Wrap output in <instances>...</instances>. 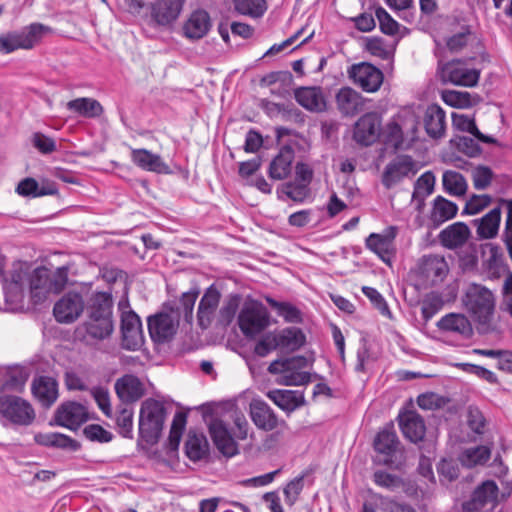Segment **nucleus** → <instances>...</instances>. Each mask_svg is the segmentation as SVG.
<instances>
[{"label":"nucleus","instance_id":"obj_1","mask_svg":"<svg viewBox=\"0 0 512 512\" xmlns=\"http://www.w3.org/2000/svg\"><path fill=\"white\" fill-rule=\"evenodd\" d=\"M419 119L411 109L394 115L381 131L383 142L395 150H407L417 139Z\"/></svg>","mask_w":512,"mask_h":512},{"label":"nucleus","instance_id":"obj_2","mask_svg":"<svg viewBox=\"0 0 512 512\" xmlns=\"http://www.w3.org/2000/svg\"><path fill=\"white\" fill-rule=\"evenodd\" d=\"M54 33L48 25L34 22L19 31H11L0 35V53L10 54L16 50H30L38 45L42 39Z\"/></svg>","mask_w":512,"mask_h":512},{"label":"nucleus","instance_id":"obj_3","mask_svg":"<svg viewBox=\"0 0 512 512\" xmlns=\"http://www.w3.org/2000/svg\"><path fill=\"white\" fill-rule=\"evenodd\" d=\"M462 303L475 322L487 324L491 321L495 310V297L485 286L476 283L468 285Z\"/></svg>","mask_w":512,"mask_h":512},{"label":"nucleus","instance_id":"obj_4","mask_svg":"<svg viewBox=\"0 0 512 512\" xmlns=\"http://www.w3.org/2000/svg\"><path fill=\"white\" fill-rule=\"evenodd\" d=\"M166 418L164 405L155 399H146L140 408L139 434L146 442H155L159 438Z\"/></svg>","mask_w":512,"mask_h":512},{"label":"nucleus","instance_id":"obj_5","mask_svg":"<svg viewBox=\"0 0 512 512\" xmlns=\"http://www.w3.org/2000/svg\"><path fill=\"white\" fill-rule=\"evenodd\" d=\"M437 74L443 84L462 87H473L480 78V71L461 59L439 61Z\"/></svg>","mask_w":512,"mask_h":512},{"label":"nucleus","instance_id":"obj_6","mask_svg":"<svg viewBox=\"0 0 512 512\" xmlns=\"http://www.w3.org/2000/svg\"><path fill=\"white\" fill-rule=\"evenodd\" d=\"M121 310V333L123 348L131 351L139 349L143 342V330L140 317L130 309L127 300L119 302Z\"/></svg>","mask_w":512,"mask_h":512},{"label":"nucleus","instance_id":"obj_7","mask_svg":"<svg viewBox=\"0 0 512 512\" xmlns=\"http://www.w3.org/2000/svg\"><path fill=\"white\" fill-rule=\"evenodd\" d=\"M397 232L398 229L396 226H389L381 233H371L365 239V246L368 250L377 255L382 262L391 266L397 252L395 244Z\"/></svg>","mask_w":512,"mask_h":512},{"label":"nucleus","instance_id":"obj_8","mask_svg":"<svg viewBox=\"0 0 512 512\" xmlns=\"http://www.w3.org/2000/svg\"><path fill=\"white\" fill-rule=\"evenodd\" d=\"M238 325L246 337H253L269 325V314L260 303L246 304L238 315Z\"/></svg>","mask_w":512,"mask_h":512},{"label":"nucleus","instance_id":"obj_9","mask_svg":"<svg viewBox=\"0 0 512 512\" xmlns=\"http://www.w3.org/2000/svg\"><path fill=\"white\" fill-rule=\"evenodd\" d=\"M304 361L302 357H292L284 360H275L270 363L268 371L279 374L278 382L286 386H300L310 382L308 372L298 371L296 368Z\"/></svg>","mask_w":512,"mask_h":512},{"label":"nucleus","instance_id":"obj_10","mask_svg":"<svg viewBox=\"0 0 512 512\" xmlns=\"http://www.w3.org/2000/svg\"><path fill=\"white\" fill-rule=\"evenodd\" d=\"M382 118L377 112L363 114L354 124L353 139L361 145L370 146L380 137Z\"/></svg>","mask_w":512,"mask_h":512},{"label":"nucleus","instance_id":"obj_11","mask_svg":"<svg viewBox=\"0 0 512 512\" xmlns=\"http://www.w3.org/2000/svg\"><path fill=\"white\" fill-rule=\"evenodd\" d=\"M114 330V321L87 318L77 327L76 336L86 345L95 346L100 342L108 340Z\"/></svg>","mask_w":512,"mask_h":512},{"label":"nucleus","instance_id":"obj_12","mask_svg":"<svg viewBox=\"0 0 512 512\" xmlns=\"http://www.w3.org/2000/svg\"><path fill=\"white\" fill-rule=\"evenodd\" d=\"M417 171L418 168L411 156H397L386 165L382 174V184L386 189H391L404 178L414 176Z\"/></svg>","mask_w":512,"mask_h":512},{"label":"nucleus","instance_id":"obj_13","mask_svg":"<svg viewBox=\"0 0 512 512\" xmlns=\"http://www.w3.org/2000/svg\"><path fill=\"white\" fill-rule=\"evenodd\" d=\"M1 414L14 424L29 425L35 414L31 405L16 396H7L0 400Z\"/></svg>","mask_w":512,"mask_h":512},{"label":"nucleus","instance_id":"obj_14","mask_svg":"<svg viewBox=\"0 0 512 512\" xmlns=\"http://www.w3.org/2000/svg\"><path fill=\"white\" fill-rule=\"evenodd\" d=\"M85 308V302L80 293L68 292L54 305L53 314L59 323H72L77 320Z\"/></svg>","mask_w":512,"mask_h":512},{"label":"nucleus","instance_id":"obj_15","mask_svg":"<svg viewBox=\"0 0 512 512\" xmlns=\"http://www.w3.org/2000/svg\"><path fill=\"white\" fill-rule=\"evenodd\" d=\"M54 419L57 425L70 430H76L88 421L89 412L85 405L75 401H68L57 408Z\"/></svg>","mask_w":512,"mask_h":512},{"label":"nucleus","instance_id":"obj_16","mask_svg":"<svg viewBox=\"0 0 512 512\" xmlns=\"http://www.w3.org/2000/svg\"><path fill=\"white\" fill-rule=\"evenodd\" d=\"M349 76L353 82L366 92H376L383 83L381 70L369 63H359L351 67Z\"/></svg>","mask_w":512,"mask_h":512},{"label":"nucleus","instance_id":"obj_17","mask_svg":"<svg viewBox=\"0 0 512 512\" xmlns=\"http://www.w3.org/2000/svg\"><path fill=\"white\" fill-rule=\"evenodd\" d=\"M208 429L219 452L226 457H233L238 453V444L221 419L212 416L208 422Z\"/></svg>","mask_w":512,"mask_h":512},{"label":"nucleus","instance_id":"obj_18","mask_svg":"<svg viewBox=\"0 0 512 512\" xmlns=\"http://www.w3.org/2000/svg\"><path fill=\"white\" fill-rule=\"evenodd\" d=\"M482 256V269L489 279H498L507 273L508 266L499 246L493 243L483 245Z\"/></svg>","mask_w":512,"mask_h":512},{"label":"nucleus","instance_id":"obj_19","mask_svg":"<svg viewBox=\"0 0 512 512\" xmlns=\"http://www.w3.org/2000/svg\"><path fill=\"white\" fill-rule=\"evenodd\" d=\"M499 488L495 481L486 480L478 485L473 491L471 498L462 505L466 512H475L490 504L496 505Z\"/></svg>","mask_w":512,"mask_h":512},{"label":"nucleus","instance_id":"obj_20","mask_svg":"<svg viewBox=\"0 0 512 512\" xmlns=\"http://www.w3.org/2000/svg\"><path fill=\"white\" fill-rule=\"evenodd\" d=\"M184 1L156 0L151 6V20L156 26H170L179 17Z\"/></svg>","mask_w":512,"mask_h":512},{"label":"nucleus","instance_id":"obj_21","mask_svg":"<svg viewBox=\"0 0 512 512\" xmlns=\"http://www.w3.org/2000/svg\"><path fill=\"white\" fill-rule=\"evenodd\" d=\"M447 273L448 265L442 256L426 255L419 263V274L431 285L443 281Z\"/></svg>","mask_w":512,"mask_h":512},{"label":"nucleus","instance_id":"obj_22","mask_svg":"<svg viewBox=\"0 0 512 512\" xmlns=\"http://www.w3.org/2000/svg\"><path fill=\"white\" fill-rule=\"evenodd\" d=\"M148 331L154 342L163 343L176 332V324L171 315L158 313L148 318Z\"/></svg>","mask_w":512,"mask_h":512},{"label":"nucleus","instance_id":"obj_23","mask_svg":"<svg viewBox=\"0 0 512 512\" xmlns=\"http://www.w3.org/2000/svg\"><path fill=\"white\" fill-rule=\"evenodd\" d=\"M220 293L214 285L208 287L198 306L197 321L202 329H206L212 323L216 309L220 301Z\"/></svg>","mask_w":512,"mask_h":512},{"label":"nucleus","instance_id":"obj_24","mask_svg":"<svg viewBox=\"0 0 512 512\" xmlns=\"http://www.w3.org/2000/svg\"><path fill=\"white\" fill-rule=\"evenodd\" d=\"M132 162L144 171L154 172L158 174H168L169 166L163 161L159 154H155L147 149H132Z\"/></svg>","mask_w":512,"mask_h":512},{"label":"nucleus","instance_id":"obj_25","mask_svg":"<svg viewBox=\"0 0 512 512\" xmlns=\"http://www.w3.org/2000/svg\"><path fill=\"white\" fill-rule=\"evenodd\" d=\"M336 104L344 116H354L365 109V99L350 87L341 88L336 94Z\"/></svg>","mask_w":512,"mask_h":512},{"label":"nucleus","instance_id":"obj_26","mask_svg":"<svg viewBox=\"0 0 512 512\" xmlns=\"http://www.w3.org/2000/svg\"><path fill=\"white\" fill-rule=\"evenodd\" d=\"M399 426L405 438L413 443L424 439L426 426L423 418L414 411H406L399 415Z\"/></svg>","mask_w":512,"mask_h":512},{"label":"nucleus","instance_id":"obj_27","mask_svg":"<svg viewBox=\"0 0 512 512\" xmlns=\"http://www.w3.org/2000/svg\"><path fill=\"white\" fill-rule=\"evenodd\" d=\"M87 318L114 321L113 299L110 293L97 292L92 295L87 305Z\"/></svg>","mask_w":512,"mask_h":512},{"label":"nucleus","instance_id":"obj_28","mask_svg":"<svg viewBox=\"0 0 512 512\" xmlns=\"http://www.w3.org/2000/svg\"><path fill=\"white\" fill-rule=\"evenodd\" d=\"M471 231L464 222H455L439 233L441 245L448 249H457L466 244L470 238Z\"/></svg>","mask_w":512,"mask_h":512},{"label":"nucleus","instance_id":"obj_29","mask_svg":"<svg viewBox=\"0 0 512 512\" xmlns=\"http://www.w3.org/2000/svg\"><path fill=\"white\" fill-rule=\"evenodd\" d=\"M250 416L253 423L261 430L271 431L278 426V418L271 407L260 399L250 403Z\"/></svg>","mask_w":512,"mask_h":512},{"label":"nucleus","instance_id":"obj_30","mask_svg":"<svg viewBox=\"0 0 512 512\" xmlns=\"http://www.w3.org/2000/svg\"><path fill=\"white\" fill-rule=\"evenodd\" d=\"M211 26V18L208 12L196 10L184 24V35L190 40H199L208 34Z\"/></svg>","mask_w":512,"mask_h":512},{"label":"nucleus","instance_id":"obj_31","mask_svg":"<svg viewBox=\"0 0 512 512\" xmlns=\"http://www.w3.org/2000/svg\"><path fill=\"white\" fill-rule=\"evenodd\" d=\"M29 284L34 304H40L52 293L50 270L45 267L36 268L30 276Z\"/></svg>","mask_w":512,"mask_h":512},{"label":"nucleus","instance_id":"obj_32","mask_svg":"<svg viewBox=\"0 0 512 512\" xmlns=\"http://www.w3.org/2000/svg\"><path fill=\"white\" fill-rule=\"evenodd\" d=\"M115 391L119 399L126 403L135 402L144 394L142 382L131 374L124 375L116 381Z\"/></svg>","mask_w":512,"mask_h":512},{"label":"nucleus","instance_id":"obj_33","mask_svg":"<svg viewBox=\"0 0 512 512\" xmlns=\"http://www.w3.org/2000/svg\"><path fill=\"white\" fill-rule=\"evenodd\" d=\"M426 133L433 139L442 138L446 131L445 111L437 104L427 107L424 115Z\"/></svg>","mask_w":512,"mask_h":512},{"label":"nucleus","instance_id":"obj_34","mask_svg":"<svg viewBox=\"0 0 512 512\" xmlns=\"http://www.w3.org/2000/svg\"><path fill=\"white\" fill-rule=\"evenodd\" d=\"M32 392L44 407H50L58 397V383L52 377L40 376L34 379Z\"/></svg>","mask_w":512,"mask_h":512},{"label":"nucleus","instance_id":"obj_35","mask_svg":"<svg viewBox=\"0 0 512 512\" xmlns=\"http://www.w3.org/2000/svg\"><path fill=\"white\" fill-rule=\"evenodd\" d=\"M437 326L443 332L457 334L463 338L470 337L473 332L469 319L460 313L446 314L438 321Z\"/></svg>","mask_w":512,"mask_h":512},{"label":"nucleus","instance_id":"obj_36","mask_svg":"<svg viewBox=\"0 0 512 512\" xmlns=\"http://www.w3.org/2000/svg\"><path fill=\"white\" fill-rule=\"evenodd\" d=\"M294 151L289 146H284L273 158L269 165L268 175L273 180H283L291 173Z\"/></svg>","mask_w":512,"mask_h":512},{"label":"nucleus","instance_id":"obj_37","mask_svg":"<svg viewBox=\"0 0 512 512\" xmlns=\"http://www.w3.org/2000/svg\"><path fill=\"white\" fill-rule=\"evenodd\" d=\"M458 212L456 203L442 197L437 196L432 202V208L429 220L434 228L439 227L443 223L453 219Z\"/></svg>","mask_w":512,"mask_h":512},{"label":"nucleus","instance_id":"obj_38","mask_svg":"<svg viewBox=\"0 0 512 512\" xmlns=\"http://www.w3.org/2000/svg\"><path fill=\"white\" fill-rule=\"evenodd\" d=\"M295 99L299 105L311 112H322L326 101L320 88L301 87L295 91Z\"/></svg>","mask_w":512,"mask_h":512},{"label":"nucleus","instance_id":"obj_39","mask_svg":"<svg viewBox=\"0 0 512 512\" xmlns=\"http://www.w3.org/2000/svg\"><path fill=\"white\" fill-rule=\"evenodd\" d=\"M376 452L387 457L385 463L391 462V457L396 453L399 440L393 426L385 427L379 431L373 443Z\"/></svg>","mask_w":512,"mask_h":512},{"label":"nucleus","instance_id":"obj_40","mask_svg":"<svg viewBox=\"0 0 512 512\" xmlns=\"http://www.w3.org/2000/svg\"><path fill=\"white\" fill-rule=\"evenodd\" d=\"M501 208L495 207L479 219L473 220L479 239H492L499 231Z\"/></svg>","mask_w":512,"mask_h":512},{"label":"nucleus","instance_id":"obj_41","mask_svg":"<svg viewBox=\"0 0 512 512\" xmlns=\"http://www.w3.org/2000/svg\"><path fill=\"white\" fill-rule=\"evenodd\" d=\"M268 397L282 410L292 412L301 407L305 400L299 391L275 389L268 392Z\"/></svg>","mask_w":512,"mask_h":512},{"label":"nucleus","instance_id":"obj_42","mask_svg":"<svg viewBox=\"0 0 512 512\" xmlns=\"http://www.w3.org/2000/svg\"><path fill=\"white\" fill-rule=\"evenodd\" d=\"M68 111L79 117L97 118L103 113L101 103L93 98L79 97L73 99L66 104Z\"/></svg>","mask_w":512,"mask_h":512},{"label":"nucleus","instance_id":"obj_43","mask_svg":"<svg viewBox=\"0 0 512 512\" xmlns=\"http://www.w3.org/2000/svg\"><path fill=\"white\" fill-rule=\"evenodd\" d=\"M275 335L279 350L286 352H294L300 349L306 341L304 333L297 327H286L275 331Z\"/></svg>","mask_w":512,"mask_h":512},{"label":"nucleus","instance_id":"obj_44","mask_svg":"<svg viewBox=\"0 0 512 512\" xmlns=\"http://www.w3.org/2000/svg\"><path fill=\"white\" fill-rule=\"evenodd\" d=\"M34 440L37 444L42 446L67 449L70 451H77L80 447L79 443L70 436L57 432L37 433L34 436Z\"/></svg>","mask_w":512,"mask_h":512},{"label":"nucleus","instance_id":"obj_45","mask_svg":"<svg viewBox=\"0 0 512 512\" xmlns=\"http://www.w3.org/2000/svg\"><path fill=\"white\" fill-rule=\"evenodd\" d=\"M491 457V449L488 446L481 445L465 449L459 456L461 464L472 468L477 465H484Z\"/></svg>","mask_w":512,"mask_h":512},{"label":"nucleus","instance_id":"obj_46","mask_svg":"<svg viewBox=\"0 0 512 512\" xmlns=\"http://www.w3.org/2000/svg\"><path fill=\"white\" fill-rule=\"evenodd\" d=\"M435 176L432 172L427 171L423 173L415 182L414 190L412 193V200L418 202V209H420L426 197L434 191Z\"/></svg>","mask_w":512,"mask_h":512},{"label":"nucleus","instance_id":"obj_47","mask_svg":"<svg viewBox=\"0 0 512 512\" xmlns=\"http://www.w3.org/2000/svg\"><path fill=\"white\" fill-rule=\"evenodd\" d=\"M442 184L444 190L452 196H463L468 188L464 176L453 170H447L443 173Z\"/></svg>","mask_w":512,"mask_h":512},{"label":"nucleus","instance_id":"obj_48","mask_svg":"<svg viewBox=\"0 0 512 512\" xmlns=\"http://www.w3.org/2000/svg\"><path fill=\"white\" fill-rule=\"evenodd\" d=\"M208 443L203 434L189 431L185 443L186 455L192 461L201 460L207 453Z\"/></svg>","mask_w":512,"mask_h":512},{"label":"nucleus","instance_id":"obj_49","mask_svg":"<svg viewBox=\"0 0 512 512\" xmlns=\"http://www.w3.org/2000/svg\"><path fill=\"white\" fill-rule=\"evenodd\" d=\"M266 302L285 322L295 324L302 322L301 311L292 303L277 301L272 297H266Z\"/></svg>","mask_w":512,"mask_h":512},{"label":"nucleus","instance_id":"obj_50","mask_svg":"<svg viewBox=\"0 0 512 512\" xmlns=\"http://www.w3.org/2000/svg\"><path fill=\"white\" fill-rule=\"evenodd\" d=\"M453 126L460 131L468 132L482 142L490 143L492 139L483 135L477 128L475 121L466 115L453 114Z\"/></svg>","mask_w":512,"mask_h":512},{"label":"nucleus","instance_id":"obj_51","mask_svg":"<svg viewBox=\"0 0 512 512\" xmlns=\"http://www.w3.org/2000/svg\"><path fill=\"white\" fill-rule=\"evenodd\" d=\"M235 9L243 15L260 17L266 11L265 0H234Z\"/></svg>","mask_w":512,"mask_h":512},{"label":"nucleus","instance_id":"obj_52","mask_svg":"<svg viewBox=\"0 0 512 512\" xmlns=\"http://www.w3.org/2000/svg\"><path fill=\"white\" fill-rule=\"evenodd\" d=\"M375 16L379 22V27L382 33L394 36L398 33L400 25L392 18V16L383 8L377 7Z\"/></svg>","mask_w":512,"mask_h":512},{"label":"nucleus","instance_id":"obj_53","mask_svg":"<svg viewBox=\"0 0 512 512\" xmlns=\"http://www.w3.org/2000/svg\"><path fill=\"white\" fill-rule=\"evenodd\" d=\"M198 295L199 291L195 289L183 293L180 298L178 310L187 323H191L193 320V310Z\"/></svg>","mask_w":512,"mask_h":512},{"label":"nucleus","instance_id":"obj_54","mask_svg":"<svg viewBox=\"0 0 512 512\" xmlns=\"http://www.w3.org/2000/svg\"><path fill=\"white\" fill-rule=\"evenodd\" d=\"M116 425L118 432L125 438H132L133 434V411L123 408L118 411L116 416Z\"/></svg>","mask_w":512,"mask_h":512},{"label":"nucleus","instance_id":"obj_55","mask_svg":"<svg viewBox=\"0 0 512 512\" xmlns=\"http://www.w3.org/2000/svg\"><path fill=\"white\" fill-rule=\"evenodd\" d=\"M283 192L293 201L302 203L309 196V185L298 182H288L283 185Z\"/></svg>","mask_w":512,"mask_h":512},{"label":"nucleus","instance_id":"obj_56","mask_svg":"<svg viewBox=\"0 0 512 512\" xmlns=\"http://www.w3.org/2000/svg\"><path fill=\"white\" fill-rule=\"evenodd\" d=\"M304 487V476L300 475L295 477L293 480L287 483V485L284 487V497H285V503L288 506H293L296 501L298 500V497L303 490Z\"/></svg>","mask_w":512,"mask_h":512},{"label":"nucleus","instance_id":"obj_57","mask_svg":"<svg viewBox=\"0 0 512 512\" xmlns=\"http://www.w3.org/2000/svg\"><path fill=\"white\" fill-rule=\"evenodd\" d=\"M91 395L102 413L107 417H111L112 407L108 389L102 386L93 387L91 389Z\"/></svg>","mask_w":512,"mask_h":512},{"label":"nucleus","instance_id":"obj_58","mask_svg":"<svg viewBox=\"0 0 512 512\" xmlns=\"http://www.w3.org/2000/svg\"><path fill=\"white\" fill-rule=\"evenodd\" d=\"M278 345L275 331L268 332L256 343L254 352L260 357H265L273 350L279 349Z\"/></svg>","mask_w":512,"mask_h":512},{"label":"nucleus","instance_id":"obj_59","mask_svg":"<svg viewBox=\"0 0 512 512\" xmlns=\"http://www.w3.org/2000/svg\"><path fill=\"white\" fill-rule=\"evenodd\" d=\"M83 434L88 440L99 443H108L113 438L110 431L104 429L98 424H90L86 426L83 430Z\"/></svg>","mask_w":512,"mask_h":512},{"label":"nucleus","instance_id":"obj_60","mask_svg":"<svg viewBox=\"0 0 512 512\" xmlns=\"http://www.w3.org/2000/svg\"><path fill=\"white\" fill-rule=\"evenodd\" d=\"M491 203V197L487 194L483 195H472L466 202L463 209V214L475 215L481 212L483 209L488 207Z\"/></svg>","mask_w":512,"mask_h":512},{"label":"nucleus","instance_id":"obj_61","mask_svg":"<svg viewBox=\"0 0 512 512\" xmlns=\"http://www.w3.org/2000/svg\"><path fill=\"white\" fill-rule=\"evenodd\" d=\"M362 293L371 301L382 315L391 316L388 304L384 297L378 292L377 289L369 286L362 287Z\"/></svg>","mask_w":512,"mask_h":512},{"label":"nucleus","instance_id":"obj_62","mask_svg":"<svg viewBox=\"0 0 512 512\" xmlns=\"http://www.w3.org/2000/svg\"><path fill=\"white\" fill-rule=\"evenodd\" d=\"M493 173L490 168L478 166L472 171V180L475 189L484 190L492 181Z\"/></svg>","mask_w":512,"mask_h":512},{"label":"nucleus","instance_id":"obj_63","mask_svg":"<svg viewBox=\"0 0 512 512\" xmlns=\"http://www.w3.org/2000/svg\"><path fill=\"white\" fill-rule=\"evenodd\" d=\"M442 100L451 107H467L470 104V94L468 92L444 91Z\"/></svg>","mask_w":512,"mask_h":512},{"label":"nucleus","instance_id":"obj_64","mask_svg":"<svg viewBox=\"0 0 512 512\" xmlns=\"http://www.w3.org/2000/svg\"><path fill=\"white\" fill-rule=\"evenodd\" d=\"M16 193L23 197H41V193H39V184L31 177H27L19 182L16 187Z\"/></svg>","mask_w":512,"mask_h":512}]
</instances>
